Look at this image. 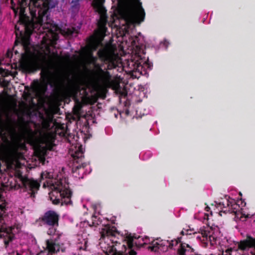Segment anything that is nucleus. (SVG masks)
<instances>
[{"label": "nucleus", "mask_w": 255, "mask_h": 255, "mask_svg": "<svg viewBox=\"0 0 255 255\" xmlns=\"http://www.w3.org/2000/svg\"><path fill=\"white\" fill-rule=\"evenodd\" d=\"M22 68L26 72L31 73L35 70V64L31 61H27L22 64Z\"/></svg>", "instance_id": "obj_18"}, {"label": "nucleus", "mask_w": 255, "mask_h": 255, "mask_svg": "<svg viewBox=\"0 0 255 255\" xmlns=\"http://www.w3.org/2000/svg\"><path fill=\"white\" fill-rule=\"evenodd\" d=\"M88 247V240L87 238H84L80 237L78 238L77 243V250L79 251H87Z\"/></svg>", "instance_id": "obj_16"}, {"label": "nucleus", "mask_w": 255, "mask_h": 255, "mask_svg": "<svg viewBox=\"0 0 255 255\" xmlns=\"http://www.w3.org/2000/svg\"><path fill=\"white\" fill-rule=\"evenodd\" d=\"M138 240L139 242V244L140 246H143L144 244H149L151 243V244L152 245V242H154V241H150V239L149 238L145 237L144 238H141L140 237L138 238Z\"/></svg>", "instance_id": "obj_22"}, {"label": "nucleus", "mask_w": 255, "mask_h": 255, "mask_svg": "<svg viewBox=\"0 0 255 255\" xmlns=\"http://www.w3.org/2000/svg\"><path fill=\"white\" fill-rule=\"evenodd\" d=\"M145 12L139 0H128L122 16L128 28H133L135 24H139L144 19Z\"/></svg>", "instance_id": "obj_6"}, {"label": "nucleus", "mask_w": 255, "mask_h": 255, "mask_svg": "<svg viewBox=\"0 0 255 255\" xmlns=\"http://www.w3.org/2000/svg\"><path fill=\"white\" fill-rule=\"evenodd\" d=\"M5 171L8 175L6 186L14 190L20 189L22 196L24 198H30L34 201L35 194L40 186L39 183L32 179L22 175L18 161L13 159H8L6 162Z\"/></svg>", "instance_id": "obj_2"}, {"label": "nucleus", "mask_w": 255, "mask_h": 255, "mask_svg": "<svg viewBox=\"0 0 255 255\" xmlns=\"http://www.w3.org/2000/svg\"><path fill=\"white\" fill-rule=\"evenodd\" d=\"M101 238L99 245L102 250L106 255H136V253L134 251L137 242L135 239L130 235L127 238V245H123L124 248L123 251H118L120 249V243L116 240L117 232L116 228L114 226L107 225L102 229L100 232Z\"/></svg>", "instance_id": "obj_3"}, {"label": "nucleus", "mask_w": 255, "mask_h": 255, "mask_svg": "<svg viewBox=\"0 0 255 255\" xmlns=\"http://www.w3.org/2000/svg\"><path fill=\"white\" fill-rule=\"evenodd\" d=\"M169 247V242L168 241H160L159 242H152V246L148 247V249L151 251L159 253H164L168 251Z\"/></svg>", "instance_id": "obj_14"}, {"label": "nucleus", "mask_w": 255, "mask_h": 255, "mask_svg": "<svg viewBox=\"0 0 255 255\" xmlns=\"http://www.w3.org/2000/svg\"><path fill=\"white\" fill-rule=\"evenodd\" d=\"M132 42H134V43H135V40H133V41H132Z\"/></svg>", "instance_id": "obj_28"}, {"label": "nucleus", "mask_w": 255, "mask_h": 255, "mask_svg": "<svg viewBox=\"0 0 255 255\" xmlns=\"http://www.w3.org/2000/svg\"><path fill=\"white\" fill-rule=\"evenodd\" d=\"M96 11L100 15V19L98 21V26L102 32H105L107 30L106 26L108 20L105 8L101 4L96 6Z\"/></svg>", "instance_id": "obj_13"}, {"label": "nucleus", "mask_w": 255, "mask_h": 255, "mask_svg": "<svg viewBox=\"0 0 255 255\" xmlns=\"http://www.w3.org/2000/svg\"><path fill=\"white\" fill-rule=\"evenodd\" d=\"M72 144L69 148V153L72 157L73 165L72 172L73 176L78 179H82L85 175L91 172L89 164L87 163H81L84 157V151L82 146L78 143L71 142Z\"/></svg>", "instance_id": "obj_7"}, {"label": "nucleus", "mask_w": 255, "mask_h": 255, "mask_svg": "<svg viewBox=\"0 0 255 255\" xmlns=\"http://www.w3.org/2000/svg\"><path fill=\"white\" fill-rule=\"evenodd\" d=\"M43 186H44V187H45V186H46V184H45V183H44V184H43Z\"/></svg>", "instance_id": "obj_27"}, {"label": "nucleus", "mask_w": 255, "mask_h": 255, "mask_svg": "<svg viewBox=\"0 0 255 255\" xmlns=\"http://www.w3.org/2000/svg\"><path fill=\"white\" fill-rule=\"evenodd\" d=\"M151 156V153L150 152H146L143 155V159H146Z\"/></svg>", "instance_id": "obj_24"}, {"label": "nucleus", "mask_w": 255, "mask_h": 255, "mask_svg": "<svg viewBox=\"0 0 255 255\" xmlns=\"http://www.w3.org/2000/svg\"><path fill=\"white\" fill-rule=\"evenodd\" d=\"M223 255H255V237L247 236L246 240L223 251Z\"/></svg>", "instance_id": "obj_8"}, {"label": "nucleus", "mask_w": 255, "mask_h": 255, "mask_svg": "<svg viewBox=\"0 0 255 255\" xmlns=\"http://www.w3.org/2000/svg\"><path fill=\"white\" fill-rule=\"evenodd\" d=\"M99 58L104 62H110L111 60V56L109 51L106 49H101L97 52Z\"/></svg>", "instance_id": "obj_17"}, {"label": "nucleus", "mask_w": 255, "mask_h": 255, "mask_svg": "<svg viewBox=\"0 0 255 255\" xmlns=\"http://www.w3.org/2000/svg\"><path fill=\"white\" fill-rule=\"evenodd\" d=\"M226 205L228 206V209L223 210L222 212L224 213L229 212L230 213H234L237 214L238 211L240 210V206L236 204L235 201L234 199L231 200H227Z\"/></svg>", "instance_id": "obj_15"}, {"label": "nucleus", "mask_w": 255, "mask_h": 255, "mask_svg": "<svg viewBox=\"0 0 255 255\" xmlns=\"http://www.w3.org/2000/svg\"><path fill=\"white\" fill-rule=\"evenodd\" d=\"M200 233L206 241L210 242L212 245L216 244L218 239L220 237V232L219 228L217 227L215 228L212 227H204L200 229Z\"/></svg>", "instance_id": "obj_12"}, {"label": "nucleus", "mask_w": 255, "mask_h": 255, "mask_svg": "<svg viewBox=\"0 0 255 255\" xmlns=\"http://www.w3.org/2000/svg\"><path fill=\"white\" fill-rule=\"evenodd\" d=\"M59 215L53 210L46 212L43 216L39 218V221L45 226L49 227L47 233L49 235H55L56 228L58 226Z\"/></svg>", "instance_id": "obj_9"}, {"label": "nucleus", "mask_w": 255, "mask_h": 255, "mask_svg": "<svg viewBox=\"0 0 255 255\" xmlns=\"http://www.w3.org/2000/svg\"><path fill=\"white\" fill-rule=\"evenodd\" d=\"M192 231H193V230H186L185 231H182L181 232V234H182V235H184V234H186V235H191L193 233H192Z\"/></svg>", "instance_id": "obj_23"}, {"label": "nucleus", "mask_w": 255, "mask_h": 255, "mask_svg": "<svg viewBox=\"0 0 255 255\" xmlns=\"http://www.w3.org/2000/svg\"><path fill=\"white\" fill-rule=\"evenodd\" d=\"M128 65L129 72H137L140 74H143V72L145 73L146 68L151 70L152 67L151 63L148 60L142 59L139 55L135 56L130 61H128Z\"/></svg>", "instance_id": "obj_11"}, {"label": "nucleus", "mask_w": 255, "mask_h": 255, "mask_svg": "<svg viewBox=\"0 0 255 255\" xmlns=\"http://www.w3.org/2000/svg\"><path fill=\"white\" fill-rule=\"evenodd\" d=\"M46 73H47V74H51V72H50L49 70H47Z\"/></svg>", "instance_id": "obj_26"}, {"label": "nucleus", "mask_w": 255, "mask_h": 255, "mask_svg": "<svg viewBox=\"0 0 255 255\" xmlns=\"http://www.w3.org/2000/svg\"><path fill=\"white\" fill-rule=\"evenodd\" d=\"M57 2L56 0H37L33 2V6H30L32 18L28 19L24 22V27L26 33L31 34L33 32L38 31L52 33L56 27L51 22L48 14V10L55 7Z\"/></svg>", "instance_id": "obj_1"}, {"label": "nucleus", "mask_w": 255, "mask_h": 255, "mask_svg": "<svg viewBox=\"0 0 255 255\" xmlns=\"http://www.w3.org/2000/svg\"><path fill=\"white\" fill-rule=\"evenodd\" d=\"M41 177L43 179H46L47 186L52 190L49 194V197L53 204H71L70 198L72 192L66 178H53L52 173L47 171L42 172L41 174Z\"/></svg>", "instance_id": "obj_4"}, {"label": "nucleus", "mask_w": 255, "mask_h": 255, "mask_svg": "<svg viewBox=\"0 0 255 255\" xmlns=\"http://www.w3.org/2000/svg\"><path fill=\"white\" fill-rule=\"evenodd\" d=\"M96 224H98V223H95V222H94V221H93V222H92V225L89 224V226H90V227H91V226H96Z\"/></svg>", "instance_id": "obj_25"}, {"label": "nucleus", "mask_w": 255, "mask_h": 255, "mask_svg": "<svg viewBox=\"0 0 255 255\" xmlns=\"http://www.w3.org/2000/svg\"><path fill=\"white\" fill-rule=\"evenodd\" d=\"M10 154L13 158H16L18 155V146L16 144H13L10 148Z\"/></svg>", "instance_id": "obj_20"}, {"label": "nucleus", "mask_w": 255, "mask_h": 255, "mask_svg": "<svg viewBox=\"0 0 255 255\" xmlns=\"http://www.w3.org/2000/svg\"><path fill=\"white\" fill-rule=\"evenodd\" d=\"M6 203L3 197L0 196V238H3L6 248L14 239V233L20 228L16 224L15 218L6 207Z\"/></svg>", "instance_id": "obj_5"}, {"label": "nucleus", "mask_w": 255, "mask_h": 255, "mask_svg": "<svg viewBox=\"0 0 255 255\" xmlns=\"http://www.w3.org/2000/svg\"><path fill=\"white\" fill-rule=\"evenodd\" d=\"M179 239L177 240H172L171 242H169V247L170 249H174V250H177L178 252V248L180 244H182L183 243H180V241H178Z\"/></svg>", "instance_id": "obj_21"}, {"label": "nucleus", "mask_w": 255, "mask_h": 255, "mask_svg": "<svg viewBox=\"0 0 255 255\" xmlns=\"http://www.w3.org/2000/svg\"><path fill=\"white\" fill-rule=\"evenodd\" d=\"M82 0H72L71 2V9L74 12H77L80 8V2Z\"/></svg>", "instance_id": "obj_19"}, {"label": "nucleus", "mask_w": 255, "mask_h": 255, "mask_svg": "<svg viewBox=\"0 0 255 255\" xmlns=\"http://www.w3.org/2000/svg\"><path fill=\"white\" fill-rule=\"evenodd\" d=\"M69 246V241L63 234H57V237L54 240L46 241V248L51 254H55L59 252H64Z\"/></svg>", "instance_id": "obj_10"}]
</instances>
